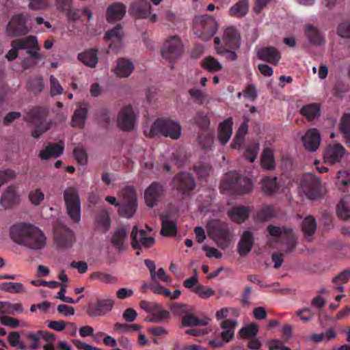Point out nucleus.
<instances>
[{"instance_id":"473e14b6","label":"nucleus","mask_w":350,"mask_h":350,"mask_svg":"<svg viewBox=\"0 0 350 350\" xmlns=\"http://www.w3.org/2000/svg\"><path fill=\"white\" fill-rule=\"evenodd\" d=\"M74 241L75 236L71 230H66L63 234L55 236L56 245L61 250L71 247Z\"/></svg>"},{"instance_id":"9b49d317","label":"nucleus","mask_w":350,"mask_h":350,"mask_svg":"<svg viewBox=\"0 0 350 350\" xmlns=\"http://www.w3.org/2000/svg\"><path fill=\"white\" fill-rule=\"evenodd\" d=\"M300 189L308 198L317 199L321 194V180L312 174H304L300 182Z\"/></svg>"},{"instance_id":"b1692460","label":"nucleus","mask_w":350,"mask_h":350,"mask_svg":"<svg viewBox=\"0 0 350 350\" xmlns=\"http://www.w3.org/2000/svg\"><path fill=\"white\" fill-rule=\"evenodd\" d=\"M249 12V1L239 0L228 10V14L230 17L236 18H244Z\"/></svg>"},{"instance_id":"052dcab7","label":"nucleus","mask_w":350,"mask_h":350,"mask_svg":"<svg viewBox=\"0 0 350 350\" xmlns=\"http://www.w3.org/2000/svg\"><path fill=\"white\" fill-rule=\"evenodd\" d=\"M16 173L11 169H4L0 170V187L5 183L15 179Z\"/></svg>"},{"instance_id":"0e129e2a","label":"nucleus","mask_w":350,"mask_h":350,"mask_svg":"<svg viewBox=\"0 0 350 350\" xmlns=\"http://www.w3.org/2000/svg\"><path fill=\"white\" fill-rule=\"evenodd\" d=\"M194 291L202 299H207L215 294L213 288L202 285L196 286Z\"/></svg>"},{"instance_id":"423d86ee","label":"nucleus","mask_w":350,"mask_h":350,"mask_svg":"<svg viewBox=\"0 0 350 350\" xmlns=\"http://www.w3.org/2000/svg\"><path fill=\"white\" fill-rule=\"evenodd\" d=\"M241 35L234 26L224 27L221 29V36L214 38L215 49L217 53H224L226 47L238 49L241 45Z\"/></svg>"},{"instance_id":"2eb2a0df","label":"nucleus","mask_w":350,"mask_h":350,"mask_svg":"<svg viewBox=\"0 0 350 350\" xmlns=\"http://www.w3.org/2000/svg\"><path fill=\"white\" fill-rule=\"evenodd\" d=\"M136 115L131 106H126L119 112L118 124L123 130L130 131L134 129Z\"/></svg>"},{"instance_id":"f03ea898","label":"nucleus","mask_w":350,"mask_h":350,"mask_svg":"<svg viewBox=\"0 0 350 350\" xmlns=\"http://www.w3.org/2000/svg\"><path fill=\"white\" fill-rule=\"evenodd\" d=\"M253 187V182L250 178L239 176L236 172H230L223 177L220 190L224 193L243 195L250 192Z\"/></svg>"},{"instance_id":"09e8293b","label":"nucleus","mask_w":350,"mask_h":350,"mask_svg":"<svg viewBox=\"0 0 350 350\" xmlns=\"http://www.w3.org/2000/svg\"><path fill=\"white\" fill-rule=\"evenodd\" d=\"M258 332V325L255 323H250L240 329L239 335L241 338L245 339H253L256 336Z\"/></svg>"},{"instance_id":"864d4df0","label":"nucleus","mask_w":350,"mask_h":350,"mask_svg":"<svg viewBox=\"0 0 350 350\" xmlns=\"http://www.w3.org/2000/svg\"><path fill=\"white\" fill-rule=\"evenodd\" d=\"M247 132V122H244L239 128L236 135L234 137V141L232 146L234 148H239L244 139L245 135Z\"/></svg>"},{"instance_id":"2f4dec72","label":"nucleus","mask_w":350,"mask_h":350,"mask_svg":"<svg viewBox=\"0 0 350 350\" xmlns=\"http://www.w3.org/2000/svg\"><path fill=\"white\" fill-rule=\"evenodd\" d=\"M253 245V237L252 233L246 230L243 233L241 240L238 244V251L241 256L247 254L252 250Z\"/></svg>"},{"instance_id":"bb28decb","label":"nucleus","mask_w":350,"mask_h":350,"mask_svg":"<svg viewBox=\"0 0 350 350\" xmlns=\"http://www.w3.org/2000/svg\"><path fill=\"white\" fill-rule=\"evenodd\" d=\"M126 13L125 6L120 3H116L107 8V18L109 21H116L122 19Z\"/></svg>"},{"instance_id":"a18cd8bd","label":"nucleus","mask_w":350,"mask_h":350,"mask_svg":"<svg viewBox=\"0 0 350 350\" xmlns=\"http://www.w3.org/2000/svg\"><path fill=\"white\" fill-rule=\"evenodd\" d=\"M261 165L266 170H273L275 166L273 152L271 149L266 148L262 153L260 159Z\"/></svg>"},{"instance_id":"f8f14e48","label":"nucleus","mask_w":350,"mask_h":350,"mask_svg":"<svg viewBox=\"0 0 350 350\" xmlns=\"http://www.w3.org/2000/svg\"><path fill=\"white\" fill-rule=\"evenodd\" d=\"M183 53V44L179 38H169L165 42L161 54L170 63L178 59Z\"/></svg>"},{"instance_id":"a211bd4d","label":"nucleus","mask_w":350,"mask_h":350,"mask_svg":"<svg viewBox=\"0 0 350 350\" xmlns=\"http://www.w3.org/2000/svg\"><path fill=\"white\" fill-rule=\"evenodd\" d=\"M20 200V195L17 188L14 185L8 187L2 193L0 198V207L8 209L18 203Z\"/></svg>"},{"instance_id":"f3484780","label":"nucleus","mask_w":350,"mask_h":350,"mask_svg":"<svg viewBox=\"0 0 350 350\" xmlns=\"http://www.w3.org/2000/svg\"><path fill=\"white\" fill-rule=\"evenodd\" d=\"M150 5L145 0H138L134 2L129 9L130 14L136 18H148L152 21H156V15L150 14Z\"/></svg>"},{"instance_id":"aec40b11","label":"nucleus","mask_w":350,"mask_h":350,"mask_svg":"<svg viewBox=\"0 0 350 350\" xmlns=\"http://www.w3.org/2000/svg\"><path fill=\"white\" fill-rule=\"evenodd\" d=\"M304 147L310 152H315L320 146L321 137L315 129H309L302 137Z\"/></svg>"},{"instance_id":"7ed1b4c3","label":"nucleus","mask_w":350,"mask_h":350,"mask_svg":"<svg viewBox=\"0 0 350 350\" xmlns=\"http://www.w3.org/2000/svg\"><path fill=\"white\" fill-rule=\"evenodd\" d=\"M182 132L180 124L170 119H158L149 127L144 128V134L148 137L161 135L177 139Z\"/></svg>"},{"instance_id":"dca6fc26","label":"nucleus","mask_w":350,"mask_h":350,"mask_svg":"<svg viewBox=\"0 0 350 350\" xmlns=\"http://www.w3.org/2000/svg\"><path fill=\"white\" fill-rule=\"evenodd\" d=\"M131 244L134 249H139L141 246L149 247L154 243V239L150 236L144 230L135 227L131 232Z\"/></svg>"},{"instance_id":"c85d7f7f","label":"nucleus","mask_w":350,"mask_h":350,"mask_svg":"<svg viewBox=\"0 0 350 350\" xmlns=\"http://www.w3.org/2000/svg\"><path fill=\"white\" fill-rule=\"evenodd\" d=\"M25 336L32 341L30 346L32 349H36L39 347V341L41 338L44 339L46 341L55 340L53 335L44 331H39L36 333L27 332L25 333Z\"/></svg>"},{"instance_id":"79ce46f5","label":"nucleus","mask_w":350,"mask_h":350,"mask_svg":"<svg viewBox=\"0 0 350 350\" xmlns=\"http://www.w3.org/2000/svg\"><path fill=\"white\" fill-rule=\"evenodd\" d=\"M161 234L165 236L174 234L176 232V221L170 216L164 215L161 217Z\"/></svg>"},{"instance_id":"c9c22d12","label":"nucleus","mask_w":350,"mask_h":350,"mask_svg":"<svg viewBox=\"0 0 350 350\" xmlns=\"http://www.w3.org/2000/svg\"><path fill=\"white\" fill-rule=\"evenodd\" d=\"M305 34L309 41L314 45H322L325 43L324 36L320 31L312 25H307L305 29Z\"/></svg>"},{"instance_id":"412c9836","label":"nucleus","mask_w":350,"mask_h":350,"mask_svg":"<svg viewBox=\"0 0 350 350\" xmlns=\"http://www.w3.org/2000/svg\"><path fill=\"white\" fill-rule=\"evenodd\" d=\"M174 187L178 191L183 193L193 189L195 183L189 173H180L175 177L173 180Z\"/></svg>"},{"instance_id":"3c124183","label":"nucleus","mask_w":350,"mask_h":350,"mask_svg":"<svg viewBox=\"0 0 350 350\" xmlns=\"http://www.w3.org/2000/svg\"><path fill=\"white\" fill-rule=\"evenodd\" d=\"M301 113L310 121L320 115V107L317 104L308 105L301 109Z\"/></svg>"},{"instance_id":"6e6d98bb","label":"nucleus","mask_w":350,"mask_h":350,"mask_svg":"<svg viewBox=\"0 0 350 350\" xmlns=\"http://www.w3.org/2000/svg\"><path fill=\"white\" fill-rule=\"evenodd\" d=\"M340 129L344 134V137L347 140L349 146H350V114H344L341 119Z\"/></svg>"},{"instance_id":"ddd939ff","label":"nucleus","mask_w":350,"mask_h":350,"mask_svg":"<svg viewBox=\"0 0 350 350\" xmlns=\"http://www.w3.org/2000/svg\"><path fill=\"white\" fill-rule=\"evenodd\" d=\"M29 16L27 14H21L14 16L6 28V33L9 36H18L27 33L29 29L27 26Z\"/></svg>"},{"instance_id":"9d476101","label":"nucleus","mask_w":350,"mask_h":350,"mask_svg":"<svg viewBox=\"0 0 350 350\" xmlns=\"http://www.w3.org/2000/svg\"><path fill=\"white\" fill-rule=\"evenodd\" d=\"M66 211L70 219L78 223L81 219V201L77 190L74 187L67 188L64 192Z\"/></svg>"},{"instance_id":"39448f33","label":"nucleus","mask_w":350,"mask_h":350,"mask_svg":"<svg viewBox=\"0 0 350 350\" xmlns=\"http://www.w3.org/2000/svg\"><path fill=\"white\" fill-rule=\"evenodd\" d=\"M121 197L120 204L116 203V199L113 196H107L106 200L112 205L120 206V215L124 217L130 218L135 214L137 208V196L133 187H125L121 193Z\"/></svg>"},{"instance_id":"4d7b16f0","label":"nucleus","mask_w":350,"mask_h":350,"mask_svg":"<svg viewBox=\"0 0 350 350\" xmlns=\"http://www.w3.org/2000/svg\"><path fill=\"white\" fill-rule=\"evenodd\" d=\"M350 278V269L345 270L336 277L333 278V283L336 284L335 288L340 292L343 291V286L341 285L345 283Z\"/></svg>"},{"instance_id":"a878e982","label":"nucleus","mask_w":350,"mask_h":350,"mask_svg":"<svg viewBox=\"0 0 350 350\" xmlns=\"http://www.w3.org/2000/svg\"><path fill=\"white\" fill-rule=\"evenodd\" d=\"M259 59L277 64L280 59V54L274 47H265L260 49L257 52Z\"/></svg>"},{"instance_id":"20e7f679","label":"nucleus","mask_w":350,"mask_h":350,"mask_svg":"<svg viewBox=\"0 0 350 350\" xmlns=\"http://www.w3.org/2000/svg\"><path fill=\"white\" fill-rule=\"evenodd\" d=\"M208 236L221 249L227 248L232 241V233L229 225L220 220H213L207 224Z\"/></svg>"},{"instance_id":"e2e57ef3","label":"nucleus","mask_w":350,"mask_h":350,"mask_svg":"<svg viewBox=\"0 0 350 350\" xmlns=\"http://www.w3.org/2000/svg\"><path fill=\"white\" fill-rule=\"evenodd\" d=\"M0 323L1 325L12 328H15L19 326H25V324H20L19 321L13 317L1 315L0 316Z\"/></svg>"},{"instance_id":"72a5a7b5","label":"nucleus","mask_w":350,"mask_h":350,"mask_svg":"<svg viewBox=\"0 0 350 350\" xmlns=\"http://www.w3.org/2000/svg\"><path fill=\"white\" fill-rule=\"evenodd\" d=\"M88 108L84 104H80L79 108L75 110L72 118L71 124L73 127L82 128L84 124L87 117Z\"/></svg>"},{"instance_id":"bf43d9fd","label":"nucleus","mask_w":350,"mask_h":350,"mask_svg":"<svg viewBox=\"0 0 350 350\" xmlns=\"http://www.w3.org/2000/svg\"><path fill=\"white\" fill-rule=\"evenodd\" d=\"M336 184L339 187L350 185V173L346 170L338 171Z\"/></svg>"},{"instance_id":"603ef678","label":"nucleus","mask_w":350,"mask_h":350,"mask_svg":"<svg viewBox=\"0 0 350 350\" xmlns=\"http://www.w3.org/2000/svg\"><path fill=\"white\" fill-rule=\"evenodd\" d=\"M317 228L316 221L314 217L311 216L306 217L302 224V230L304 233L307 237H310L314 234ZM309 239V237H308Z\"/></svg>"},{"instance_id":"7c9ffc66","label":"nucleus","mask_w":350,"mask_h":350,"mask_svg":"<svg viewBox=\"0 0 350 350\" xmlns=\"http://www.w3.org/2000/svg\"><path fill=\"white\" fill-rule=\"evenodd\" d=\"M64 146L62 142L47 146L40 153V157L43 159H49L51 157H57L63 153Z\"/></svg>"},{"instance_id":"4c0bfd02","label":"nucleus","mask_w":350,"mask_h":350,"mask_svg":"<svg viewBox=\"0 0 350 350\" xmlns=\"http://www.w3.org/2000/svg\"><path fill=\"white\" fill-rule=\"evenodd\" d=\"M78 59L87 66L94 68L98 63L97 51L96 50H88L79 54Z\"/></svg>"},{"instance_id":"5fc2aeb1","label":"nucleus","mask_w":350,"mask_h":350,"mask_svg":"<svg viewBox=\"0 0 350 350\" xmlns=\"http://www.w3.org/2000/svg\"><path fill=\"white\" fill-rule=\"evenodd\" d=\"M8 340L12 347L20 350H26L27 345L21 340V336L18 332H14L9 334Z\"/></svg>"},{"instance_id":"f704fd0d","label":"nucleus","mask_w":350,"mask_h":350,"mask_svg":"<svg viewBox=\"0 0 350 350\" xmlns=\"http://www.w3.org/2000/svg\"><path fill=\"white\" fill-rule=\"evenodd\" d=\"M249 210L248 207L236 206L228 211V215L232 221L240 224L247 218Z\"/></svg>"},{"instance_id":"a19ab883","label":"nucleus","mask_w":350,"mask_h":350,"mask_svg":"<svg viewBox=\"0 0 350 350\" xmlns=\"http://www.w3.org/2000/svg\"><path fill=\"white\" fill-rule=\"evenodd\" d=\"M0 290L12 294H18L25 292V288L21 282H2L0 284Z\"/></svg>"},{"instance_id":"c756f323","label":"nucleus","mask_w":350,"mask_h":350,"mask_svg":"<svg viewBox=\"0 0 350 350\" xmlns=\"http://www.w3.org/2000/svg\"><path fill=\"white\" fill-rule=\"evenodd\" d=\"M237 325V321L231 319L223 320L220 323L222 329L221 336L226 342H229L234 336V329Z\"/></svg>"},{"instance_id":"5701e85b","label":"nucleus","mask_w":350,"mask_h":350,"mask_svg":"<svg viewBox=\"0 0 350 350\" xmlns=\"http://www.w3.org/2000/svg\"><path fill=\"white\" fill-rule=\"evenodd\" d=\"M133 62L127 59L121 58L117 62V65L113 70L114 74L120 78L128 77L133 71Z\"/></svg>"},{"instance_id":"e433bc0d","label":"nucleus","mask_w":350,"mask_h":350,"mask_svg":"<svg viewBox=\"0 0 350 350\" xmlns=\"http://www.w3.org/2000/svg\"><path fill=\"white\" fill-rule=\"evenodd\" d=\"M151 317L148 319L150 322L159 323L167 319L170 317V313L163 308V307L155 303L150 312Z\"/></svg>"},{"instance_id":"69168bd1","label":"nucleus","mask_w":350,"mask_h":350,"mask_svg":"<svg viewBox=\"0 0 350 350\" xmlns=\"http://www.w3.org/2000/svg\"><path fill=\"white\" fill-rule=\"evenodd\" d=\"M151 280L154 282L161 280L166 283L171 282V278L165 273L163 268H160L158 271H155L150 276Z\"/></svg>"},{"instance_id":"338daca9","label":"nucleus","mask_w":350,"mask_h":350,"mask_svg":"<svg viewBox=\"0 0 350 350\" xmlns=\"http://www.w3.org/2000/svg\"><path fill=\"white\" fill-rule=\"evenodd\" d=\"M50 92L52 96L59 95L63 92V88L59 81L53 75L50 77Z\"/></svg>"},{"instance_id":"0eeeda50","label":"nucleus","mask_w":350,"mask_h":350,"mask_svg":"<svg viewBox=\"0 0 350 350\" xmlns=\"http://www.w3.org/2000/svg\"><path fill=\"white\" fill-rule=\"evenodd\" d=\"M218 28L217 20L210 15L196 17L193 23V32L196 36L203 40H210Z\"/></svg>"},{"instance_id":"6ab92c4d","label":"nucleus","mask_w":350,"mask_h":350,"mask_svg":"<svg viewBox=\"0 0 350 350\" xmlns=\"http://www.w3.org/2000/svg\"><path fill=\"white\" fill-rule=\"evenodd\" d=\"M163 191V186L159 183L151 184L144 191V200L149 207H153L159 201Z\"/></svg>"},{"instance_id":"de8ad7c7","label":"nucleus","mask_w":350,"mask_h":350,"mask_svg":"<svg viewBox=\"0 0 350 350\" xmlns=\"http://www.w3.org/2000/svg\"><path fill=\"white\" fill-rule=\"evenodd\" d=\"M44 193L40 188L31 190L28 194L29 202L35 206H40L44 202Z\"/></svg>"},{"instance_id":"f257e3e1","label":"nucleus","mask_w":350,"mask_h":350,"mask_svg":"<svg viewBox=\"0 0 350 350\" xmlns=\"http://www.w3.org/2000/svg\"><path fill=\"white\" fill-rule=\"evenodd\" d=\"M11 239L17 244L33 251H40L46 245V237L42 230L30 223L14 224L10 229Z\"/></svg>"},{"instance_id":"c03bdc74","label":"nucleus","mask_w":350,"mask_h":350,"mask_svg":"<svg viewBox=\"0 0 350 350\" xmlns=\"http://www.w3.org/2000/svg\"><path fill=\"white\" fill-rule=\"evenodd\" d=\"M337 215L342 219L350 218V198L347 197L341 200L337 206Z\"/></svg>"},{"instance_id":"774afa93","label":"nucleus","mask_w":350,"mask_h":350,"mask_svg":"<svg viewBox=\"0 0 350 350\" xmlns=\"http://www.w3.org/2000/svg\"><path fill=\"white\" fill-rule=\"evenodd\" d=\"M337 31L340 37L350 38V20L341 23Z\"/></svg>"},{"instance_id":"4468645a","label":"nucleus","mask_w":350,"mask_h":350,"mask_svg":"<svg viewBox=\"0 0 350 350\" xmlns=\"http://www.w3.org/2000/svg\"><path fill=\"white\" fill-rule=\"evenodd\" d=\"M345 155L346 150L341 144H329L324 151L323 160L326 163L334 165L340 162Z\"/></svg>"},{"instance_id":"13d9d810","label":"nucleus","mask_w":350,"mask_h":350,"mask_svg":"<svg viewBox=\"0 0 350 350\" xmlns=\"http://www.w3.org/2000/svg\"><path fill=\"white\" fill-rule=\"evenodd\" d=\"M191 98L196 103L202 104L206 98V93L205 90H200L196 88H191L189 91Z\"/></svg>"},{"instance_id":"8fccbe9b","label":"nucleus","mask_w":350,"mask_h":350,"mask_svg":"<svg viewBox=\"0 0 350 350\" xmlns=\"http://www.w3.org/2000/svg\"><path fill=\"white\" fill-rule=\"evenodd\" d=\"M262 190L267 193L275 192L278 188L276 177H265L261 180Z\"/></svg>"},{"instance_id":"cd10ccee","label":"nucleus","mask_w":350,"mask_h":350,"mask_svg":"<svg viewBox=\"0 0 350 350\" xmlns=\"http://www.w3.org/2000/svg\"><path fill=\"white\" fill-rule=\"evenodd\" d=\"M232 133V120L228 118L219 125L218 138L221 144H226Z\"/></svg>"},{"instance_id":"37998d69","label":"nucleus","mask_w":350,"mask_h":350,"mask_svg":"<svg viewBox=\"0 0 350 350\" xmlns=\"http://www.w3.org/2000/svg\"><path fill=\"white\" fill-rule=\"evenodd\" d=\"M202 66L210 72H217L223 68V65L211 56H207L202 60Z\"/></svg>"},{"instance_id":"ea45409f","label":"nucleus","mask_w":350,"mask_h":350,"mask_svg":"<svg viewBox=\"0 0 350 350\" xmlns=\"http://www.w3.org/2000/svg\"><path fill=\"white\" fill-rule=\"evenodd\" d=\"M127 232L124 228H120L116 230L112 238V243L118 250H124L126 246Z\"/></svg>"},{"instance_id":"58836bf2","label":"nucleus","mask_w":350,"mask_h":350,"mask_svg":"<svg viewBox=\"0 0 350 350\" xmlns=\"http://www.w3.org/2000/svg\"><path fill=\"white\" fill-rule=\"evenodd\" d=\"M23 305L20 303L12 304L8 301H0V314H20L23 312Z\"/></svg>"},{"instance_id":"4be33fe9","label":"nucleus","mask_w":350,"mask_h":350,"mask_svg":"<svg viewBox=\"0 0 350 350\" xmlns=\"http://www.w3.org/2000/svg\"><path fill=\"white\" fill-rule=\"evenodd\" d=\"M114 304L112 298H107L98 300L94 307H90L88 313L91 317L104 315L111 310Z\"/></svg>"},{"instance_id":"393cba45","label":"nucleus","mask_w":350,"mask_h":350,"mask_svg":"<svg viewBox=\"0 0 350 350\" xmlns=\"http://www.w3.org/2000/svg\"><path fill=\"white\" fill-rule=\"evenodd\" d=\"M122 30L120 25H116L113 29L108 31L105 40L109 42V48L116 49L122 45Z\"/></svg>"},{"instance_id":"49530a36","label":"nucleus","mask_w":350,"mask_h":350,"mask_svg":"<svg viewBox=\"0 0 350 350\" xmlns=\"http://www.w3.org/2000/svg\"><path fill=\"white\" fill-rule=\"evenodd\" d=\"M209 321L210 319L208 317L199 319L194 315L187 314L183 317L182 322L184 326L192 327L198 325H206L209 323Z\"/></svg>"},{"instance_id":"680f3d73","label":"nucleus","mask_w":350,"mask_h":350,"mask_svg":"<svg viewBox=\"0 0 350 350\" xmlns=\"http://www.w3.org/2000/svg\"><path fill=\"white\" fill-rule=\"evenodd\" d=\"M258 151L259 145L256 143H253L247 147L245 152V157L250 162H254L256 159Z\"/></svg>"},{"instance_id":"1a4fd4ad","label":"nucleus","mask_w":350,"mask_h":350,"mask_svg":"<svg viewBox=\"0 0 350 350\" xmlns=\"http://www.w3.org/2000/svg\"><path fill=\"white\" fill-rule=\"evenodd\" d=\"M268 232L271 239L281 243L285 252H291L295 247L297 239L291 229L271 225Z\"/></svg>"},{"instance_id":"6e6552de","label":"nucleus","mask_w":350,"mask_h":350,"mask_svg":"<svg viewBox=\"0 0 350 350\" xmlns=\"http://www.w3.org/2000/svg\"><path fill=\"white\" fill-rule=\"evenodd\" d=\"M20 49H27V53L35 58H41L38 53L40 46L37 42V38L34 36H29L25 39L15 40L12 42V49L8 52L5 57L12 61L17 57L18 51Z\"/></svg>"}]
</instances>
